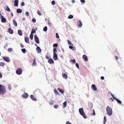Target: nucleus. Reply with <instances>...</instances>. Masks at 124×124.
<instances>
[{
	"label": "nucleus",
	"instance_id": "obj_54",
	"mask_svg": "<svg viewBox=\"0 0 124 124\" xmlns=\"http://www.w3.org/2000/svg\"><path fill=\"white\" fill-rule=\"evenodd\" d=\"M80 1L81 2H82L83 3H85V0H80Z\"/></svg>",
	"mask_w": 124,
	"mask_h": 124
},
{
	"label": "nucleus",
	"instance_id": "obj_26",
	"mask_svg": "<svg viewBox=\"0 0 124 124\" xmlns=\"http://www.w3.org/2000/svg\"><path fill=\"white\" fill-rule=\"evenodd\" d=\"M22 10L20 9H18L17 10V12L18 13H21L22 12Z\"/></svg>",
	"mask_w": 124,
	"mask_h": 124
},
{
	"label": "nucleus",
	"instance_id": "obj_64",
	"mask_svg": "<svg viewBox=\"0 0 124 124\" xmlns=\"http://www.w3.org/2000/svg\"><path fill=\"white\" fill-rule=\"evenodd\" d=\"M62 50L63 52H64V50L63 49V48H62Z\"/></svg>",
	"mask_w": 124,
	"mask_h": 124
},
{
	"label": "nucleus",
	"instance_id": "obj_40",
	"mask_svg": "<svg viewBox=\"0 0 124 124\" xmlns=\"http://www.w3.org/2000/svg\"><path fill=\"white\" fill-rule=\"evenodd\" d=\"M13 48H11V47H10L9 48H8V51L9 52H11L12 51H13Z\"/></svg>",
	"mask_w": 124,
	"mask_h": 124
},
{
	"label": "nucleus",
	"instance_id": "obj_11",
	"mask_svg": "<svg viewBox=\"0 0 124 124\" xmlns=\"http://www.w3.org/2000/svg\"><path fill=\"white\" fill-rule=\"evenodd\" d=\"M3 59L7 62H9L10 61L9 58L8 57H4Z\"/></svg>",
	"mask_w": 124,
	"mask_h": 124
},
{
	"label": "nucleus",
	"instance_id": "obj_24",
	"mask_svg": "<svg viewBox=\"0 0 124 124\" xmlns=\"http://www.w3.org/2000/svg\"><path fill=\"white\" fill-rule=\"evenodd\" d=\"M62 77L63 78H65V79H67V74H65L64 73V74H62Z\"/></svg>",
	"mask_w": 124,
	"mask_h": 124
},
{
	"label": "nucleus",
	"instance_id": "obj_9",
	"mask_svg": "<svg viewBox=\"0 0 124 124\" xmlns=\"http://www.w3.org/2000/svg\"><path fill=\"white\" fill-rule=\"evenodd\" d=\"M77 25L79 27H81L82 25V24L81 22V21L79 20L77 22Z\"/></svg>",
	"mask_w": 124,
	"mask_h": 124
},
{
	"label": "nucleus",
	"instance_id": "obj_29",
	"mask_svg": "<svg viewBox=\"0 0 124 124\" xmlns=\"http://www.w3.org/2000/svg\"><path fill=\"white\" fill-rule=\"evenodd\" d=\"M33 38V35L31 33L30 35V39H32Z\"/></svg>",
	"mask_w": 124,
	"mask_h": 124
},
{
	"label": "nucleus",
	"instance_id": "obj_30",
	"mask_svg": "<svg viewBox=\"0 0 124 124\" xmlns=\"http://www.w3.org/2000/svg\"><path fill=\"white\" fill-rule=\"evenodd\" d=\"M57 48L56 47H55L53 49V52L54 54V53H56V52H57V51L56 50Z\"/></svg>",
	"mask_w": 124,
	"mask_h": 124
},
{
	"label": "nucleus",
	"instance_id": "obj_46",
	"mask_svg": "<svg viewBox=\"0 0 124 124\" xmlns=\"http://www.w3.org/2000/svg\"><path fill=\"white\" fill-rule=\"evenodd\" d=\"M56 36L57 38H59V35L57 33H56Z\"/></svg>",
	"mask_w": 124,
	"mask_h": 124
},
{
	"label": "nucleus",
	"instance_id": "obj_22",
	"mask_svg": "<svg viewBox=\"0 0 124 124\" xmlns=\"http://www.w3.org/2000/svg\"><path fill=\"white\" fill-rule=\"evenodd\" d=\"M63 107H66L67 105V101H65L63 103Z\"/></svg>",
	"mask_w": 124,
	"mask_h": 124
},
{
	"label": "nucleus",
	"instance_id": "obj_60",
	"mask_svg": "<svg viewBox=\"0 0 124 124\" xmlns=\"http://www.w3.org/2000/svg\"><path fill=\"white\" fill-rule=\"evenodd\" d=\"M111 95L113 97V98L114 99V98H115V97H114V95L113 94H112L111 93Z\"/></svg>",
	"mask_w": 124,
	"mask_h": 124
},
{
	"label": "nucleus",
	"instance_id": "obj_58",
	"mask_svg": "<svg viewBox=\"0 0 124 124\" xmlns=\"http://www.w3.org/2000/svg\"><path fill=\"white\" fill-rule=\"evenodd\" d=\"M115 58L116 60H117L118 59V57L117 56H115Z\"/></svg>",
	"mask_w": 124,
	"mask_h": 124
},
{
	"label": "nucleus",
	"instance_id": "obj_62",
	"mask_svg": "<svg viewBox=\"0 0 124 124\" xmlns=\"http://www.w3.org/2000/svg\"><path fill=\"white\" fill-rule=\"evenodd\" d=\"M72 3H74L75 2V1L74 0H72Z\"/></svg>",
	"mask_w": 124,
	"mask_h": 124
},
{
	"label": "nucleus",
	"instance_id": "obj_33",
	"mask_svg": "<svg viewBox=\"0 0 124 124\" xmlns=\"http://www.w3.org/2000/svg\"><path fill=\"white\" fill-rule=\"evenodd\" d=\"M104 124H105L106 121V118L105 116H104Z\"/></svg>",
	"mask_w": 124,
	"mask_h": 124
},
{
	"label": "nucleus",
	"instance_id": "obj_34",
	"mask_svg": "<svg viewBox=\"0 0 124 124\" xmlns=\"http://www.w3.org/2000/svg\"><path fill=\"white\" fill-rule=\"evenodd\" d=\"M43 31L46 32V31H47V26H45V27L44 28H43Z\"/></svg>",
	"mask_w": 124,
	"mask_h": 124
},
{
	"label": "nucleus",
	"instance_id": "obj_28",
	"mask_svg": "<svg viewBox=\"0 0 124 124\" xmlns=\"http://www.w3.org/2000/svg\"><path fill=\"white\" fill-rule=\"evenodd\" d=\"M37 13L39 15H41V11H40L39 10H38L37 11Z\"/></svg>",
	"mask_w": 124,
	"mask_h": 124
},
{
	"label": "nucleus",
	"instance_id": "obj_49",
	"mask_svg": "<svg viewBox=\"0 0 124 124\" xmlns=\"http://www.w3.org/2000/svg\"><path fill=\"white\" fill-rule=\"evenodd\" d=\"M8 89L9 90H10L11 89V87H10V86H11V85L10 84H8Z\"/></svg>",
	"mask_w": 124,
	"mask_h": 124
},
{
	"label": "nucleus",
	"instance_id": "obj_19",
	"mask_svg": "<svg viewBox=\"0 0 124 124\" xmlns=\"http://www.w3.org/2000/svg\"><path fill=\"white\" fill-rule=\"evenodd\" d=\"M36 64V59L35 58H34L33 60V61L32 64L33 66H34Z\"/></svg>",
	"mask_w": 124,
	"mask_h": 124
},
{
	"label": "nucleus",
	"instance_id": "obj_25",
	"mask_svg": "<svg viewBox=\"0 0 124 124\" xmlns=\"http://www.w3.org/2000/svg\"><path fill=\"white\" fill-rule=\"evenodd\" d=\"M18 33L19 34V35L21 36L22 35V32L21 30H19L18 31Z\"/></svg>",
	"mask_w": 124,
	"mask_h": 124
},
{
	"label": "nucleus",
	"instance_id": "obj_1",
	"mask_svg": "<svg viewBox=\"0 0 124 124\" xmlns=\"http://www.w3.org/2000/svg\"><path fill=\"white\" fill-rule=\"evenodd\" d=\"M6 92V88L4 86L0 84V94L3 95Z\"/></svg>",
	"mask_w": 124,
	"mask_h": 124
},
{
	"label": "nucleus",
	"instance_id": "obj_41",
	"mask_svg": "<svg viewBox=\"0 0 124 124\" xmlns=\"http://www.w3.org/2000/svg\"><path fill=\"white\" fill-rule=\"evenodd\" d=\"M48 25L49 26H51V23L50 22L49 20H48Z\"/></svg>",
	"mask_w": 124,
	"mask_h": 124
},
{
	"label": "nucleus",
	"instance_id": "obj_37",
	"mask_svg": "<svg viewBox=\"0 0 124 124\" xmlns=\"http://www.w3.org/2000/svg\"><path fill=\"white\" fill-rule=\"evenodd\" d=\"M36 32V30L34 29H32L31 33L33 34V33H34Z\"/></svg>",
	"mask_w": 124,
	"mask_h": 124
},
{
	"label": "nucleus",
	"instance_id": "obj_21",
	"mask_svg": "<svg viewBox=\"0 0 124 124\" xmlns=\"http://www.w3.org/2000/svg\"><path fill=\"white\" fill-rule=\"evenodd\" d=\"M57 90L61 93L63 94V93H64V91L63 90H62V89L59 88H57Z\"/></svg>",
	"mask_w": 124,
	"mask_h": 124
},
{
	"label": "nucleus",
	"instance_id": "obj_16",
	"mask_svg": "<svg viewBox=\"0 0 124 124\" xmlns=\"http://www.w3.org/2000/svg\"><path fill=\"white\" fill-rule=\"evenodd\" d=\"M25 40L26 42H27V43H29V41L28 37H25Z\"/></svg>",
	"mask_w": 124,
	"mask_h": 124
},
{
	"label": "nucleus",
	"instance_id": "obj_20",
	"mask_svg": "<svg viewBox=\"0 0 124 124\" xmlns=\"http://www.w3.org/2000/svg\"><path fill=\"white\" fill-rule=\"evenodd\" d=\"M114 99L116 100L117 101V102L120 104L121 103V102L120 100H119V99H118V98H116L115 97V98H114Z\"/></svg>",
	"mask_w": 124,
	"mask_h": 124
},
{
	"label": "nucleus",
	"instance_id": "obj_38",
	"mask_svg": "<svg viewBox=\"0 0 124 124\" xmlns=\"http://www.w3.org/2000/svg\"><path fill=\"white\" fill-rule=\"evenodd\" d=\"M22 52L23 53H25L26 50L25 48H23L22 49Z\"/></svg>",
	"mask_w": 124,
	"mask_h": 124
},
{
	"label": "nucleus",
	"instance_id": "obj_48",
	"mask_svg": "<svg viewBox=\"0 0 124 124\" xmlns=\"http://www.w3.org/2000/svg\"><path fill=\"white\" fill-rule=\"evenodd\" d=\"M25 14L26 16H28L29 15V12H26Z\"/></svg>",
	"mask_w": 124,
	"mask_h": 124
},
{
	"label": "nucleus",
	"instance_id": "obj_5",
	"mask_svg": "<svg viewBox=\"0 0 124 124\" xmlns=\"http://www.w3.org/2000/svg\"><path fill=\"white\" fill-rule=\"evenodd\" d=\"M0 18L1 19V22L2 23H5V22L7 21V20L2 15V14L0 15Z\"/></svg>",
	"mask_w": 124,
	"mask_h": 124
},
{
	"label": "nucleus",
	"instance_id": "obj_14",
	"mask_svg": "<svg viewBox=\"0 0 124 124\" xmlns=\"http://www.w3.org/2000/svg\"><path fill=\"white\" fill-rule=\"evenodd\" d=\"M82 58L84 59V60L86 61H88V58L87 56L85 55H84L82 56Z\"/></svg>",
	"mask_w": 124,
	"mask_h": 124
},
{
	"label": "nucleus",
	"instance_id": "obj_17",
	"mask_svg": "<svg viewBox=\"0 0 124 124\" xmlns=\"http://www.w3.org/2000/svg\"><path fill=\"white\" fill-rule=\"evenodd\" d=\"M8 31L10 34H13V31L12 29L9 28L8 29Z\"/></svg>",
	"mask_w": 124,
	"mask_h": 124
},
{
	"label": "nucleus",
	"instance_id": "obj_12",
	"mask_svg": "<svg viewBox=\"0 0 124 124\" xmlns=\"http://www.w3.org/2000/svg\"><path fill=\"white\" fill-rule=\"evenodd\" d=\"M48 62L50 64L54 63V61L52 58H50L48 60Z\"/></svg>",
	"mask_w": 124,
	"mask_h": 124
},
{
	"label": "nucleus",
	"instance_id": "obj_61",
	"mask_svg": "<svg viewBox=\"0 0 124 124\" xmlns=\"http://www.w3.org/2000/svg\"><path fill=\"white\" fill-rule=\"evenodd\" d=\"M21 47H24V46H23V45H22V44H21Z\"/></svg>",
	"mask_w": 124,
	"mask_h": 124
},
{
	"label": "nucleus",
	"instance_id": "obj_42",
	"mask_svg": "<svg viewBox=\"0 0 124 124\" xmlns=\"http://www.w3.org/2000/svg\"><path fill=\"white\" fill-rule=\"evenodd\" d=\"M53 46L54 47H57L58 46V44L57 43H55V44H54L53 45Z\"/></svg>",
	"mask_w": 124,
	"mask_h": 124
},
{
	"label": "nucleus",
	"instance_id": "obj_13",
	"mask_svg": "<svg viewBox=\"0 0 124 124\" xmlns=\"http://www.w3.org/2000/svg\"><path fill=\"white\" fill-rule=\"evenodd\" d=\"M30 97L31 99L32 100L34 101H37V99L36 98H35L33 95H30Z\"/></svg>",
	"mask_w": 124,
	"mask_h": 124
},
{
	"label": "nucleus",
	"instance_id": "obj_31",
	"mask_svg": "<svg viewBox=\"0 0 124 124\" xmlns=\"http://www.w3.org/2000/svg\"><path fill=\"white\" fill-rule=\"evenodd\" d=\"M5 64L4 63L0 62V65L1 66H5Z\"/></svg>",
	"mask_w": 124,
	"mask_h": 124
},
{
	"label": "nucleus",
	"instance_id": "obj_2",
	"mask_svg": "<svg viewBox=\"0 0 124 124\" xmlns=\"http://www.w3.org/2000/svg\"><path fill=\"white\" fill-rule=\"evenodd\" d=\"M106 111L108 115L109 116H111L113 112L112 108H110L109 107L107 106L106 107Z\"/></svg>",
	"mask_w": 124,
	"mask_h": 124
},
{
	"label": "nucleus",
	"instance_id": "obj_56",
	"mask_svg": "<svg viewBox=\"0 0 124 124\" xmlns=\"http://www.w3.org/2000/svg\"><path fill=\"white\" fill-rule=\"evenodd\" d=\"M101 79L103 80L104 79V77L103 76H101Z\"/></svg>",
	"mask_w": 124,
	"mask_h": 124
},
{
	"label": "nucleus",
	"instance_id": "obj_10",
	"mask_svg": "<svg viewBox=\"0 0 124 124\" xmlns=\"http://www.w3.org/2000/svg\"><path fill=\"white\" fill-rule=\"evenodd\" d=\"M53 58L54 59V60H56L58 59L57 55V54H56V53L54 54Z\"/></svg>",
	"mask_w": 124,
	"mask_h": 124
},
{
	"label": "nucleus",
	"instance_id": "obj_55",
	"mask_svg": "<svg viewBox=\"0 0 124 124\" xmlns=\"http://www.w3.org/2000/svg\"><path fill=\"white\" fill-rule=\"evenodd\" d=\"M2 77V75L0 71V78H1Z\"/></svg>",
	"mask_w": 124,
	"mask_h": 124
},
{
	"label": "nucleus",
	"instance_id": "obj_36",
	"mask_svg": "<svg viewBox=\"0 0 124 124\" xmlns=\"http://www.w3.org/2000/svg\"><path fill=\"white\" fill-rule=\"evenodd\" d=\"M49 104L50 105H52L54 104V101L53 100H51V101H49Z\"/></svg>",
	"mask_w": 124,
	"mask_h": 124
},
{
	"label": "nucleus",
	"instance_id": "obj_44",
	"mask_svg": "<svg viewBox=\"0 0 124 124\" xmlns=\"http://www.w3.org/2000/svg\"><path fill=\"white\" fill-rule=\"evenodd\" d=\"M70 61H72L73 62L74 64H75V63H76V61H75V59H74L73 60H71Z\"/></svg>",
	"mask_w": 124,
	"mask_h": 124
},
{
	"label": "nucleus",
	"instance_id": "obj_23",
	"mask_svg": "<svg viewBox=\"0 0 124 124\" xmlns=\"http://www.w3.org/2000/svg\"><path fill=\"white\" fill-rule=\"evenodd\" d=\"M13 23L14 24L15 26H17V24L16 22L15 21V20L13 19Z\"/></svg>",
	"mask_w": 124,
	"mask_h": 124
},
{
	"label": "nucleus",
	"instance_id": "obj_7",
	"mask_svg": "<svg viewBox=\"0 0 124 124\" xmlns=\"http://www.w3.org/2000/svg\"><path fill=\"white\" fill-rule=\"evenodd\" d=\"M34 39L36 42L37 43H39V38L37 36H34Z\"/></svg>",
	"mask_w": 124,
	"mask_h": 124
},
{
	"label": "nucleus",
	"instance_id": "obj_50",
	"mask_svg": "<svg viewBox=\"0 0 124 124\" xmlns=\"http://www.w3.org/2000/svg\"><path fill=\"white\" fill-rule=\"evenodd\" d=\"M52 5H54L55 4V2L54 0H53L52 2Z\"/></svg>",
	"mask_w": 124,
	"mask_h": 124
},
{
	"label": "nucleus",
	"instance_id": "obj_51",
	"mask_svg": "<svg viewBox=\"0 0 124 124\" xmlns=\"http://www.w3.org/2000/svg\"><path fill=\"white\" fill-rule=\"evenodd\" d=\"M24 2H22L21 3V5L22 6H24Z\"/></svg>",
	"mask_w": 124,
	"mask_h": 124
},
{
	"label": "nucleus",
	"instance_id": "obj_47",
	"mask_svg": "<svg viewBox=\"0 0 124 124\" xmlns=\"http://www.w3.org/2000/svg\"><path fill=\"white\" fill-rule=\"evenodd\" d=\"M76 66L79 69V65H78V63H76Z\"/></svg>",
	"mask_w": 124,
	"mask_h": 124
},
{
	"label": "nucleus",
	"instance_id": "obj_4",
	"mask_svg": "<svg viewBox=\"0 0 124 124\" xmlns=\"http://www.w3.org/2000/svg\"><path fill=\"white\" fill-rule=\"evenodd\" d=\"M22 73V70L20 68H18L16 71V73L18 75L21 74Z\"/></svg>",
	"mask_w": 124,
	"mask_h": 124
},
{
	"label": "nucleus",
	"instance_id": "obj_15",
	"mask_svg": "<svg viewBox=\"0 0 124 124\" xmlns=\"http://www.w3.org/2000/svg\"><path fill=\"white\" fill-rule=\"evenodd\" d=\"M14 5L15 6H17L18 5V0H15L14 3Z\"/></svg>",
	"mask_w": 124,
	"mask_h": 124
},
{
	"label": "nucleus",
	"instance_id": "obj_3",
	"mask_svg": "<svg viewBox=\"0 0 124 124\" xmlns=\"http://www.w3.org/2000/svg\"><path fill=\"white\" fill-rule=\"evenodd\" d=\"M79 112L80 114L81 115V116H82L85 119L86 118L87 116L84 111L83 108H82L79 109Z\"/></svg>",
	"mask_w": 124,
	"mask_h": 124
},
{
	"label": "nucleus",
	"instance_id": "obj_18",
	"mask_svg": "<svg viewBox=\"0 0 124 124\" xmlns=\"http://www.w3.org/2000/svg\"><path fill=\"white\" fill-rule=\"evenodd\" d=\"M91 87L92 88H93V90H97V88L96 87L95 85L94 84H93L92 85Z\"/></svg>",
	"mask_w": 124,
	"mask_h": 124
},
{
	"label": "nucleus",
	"instance_id": "obj_52",
	"mask_svg": "<svg viewBox=\"0 0 124 124\" xmlns=\"http://www.w3.org/2000/svg\"><path fill=\"white\" fill-rule=\"evenodd\" d=\"M69 47L70 48V49H73V47L72 46H70Z\"/></svg>",
	"mask_w": 124,
	"mask_h": 124
},
{
	"label": "nucleus",
	"instance_id": "obj_27",
	"mask_svg": "<svg viewBox=\"0 0 124 124\" xmlns=\"http://www.w3.org/2000/svg\"><path fill=\"white\" fill-rule=\"evenodd\" d=\"M54 93H55V94H57V95H58V94H59V93L58 92L56 89H55L54 90Z\"/></svg>",
	"mask_w": 124,
	"mask_h": 124
},
{
	"label": "nucleus",
	"instance_id": "obj_35",
	"mask_svg": "<svg viewBox=\"0 0 124 124\" xmlns=\"http://www.w3.org/2000/svg\"><path fill=\"white\" fill-rule=\"evenodd\" d=\"M73 15H70V16H69L68 17V18L69 19H72L73 18Z\"/></svg>",
	"mask_w": 124,
	"mask_h": 124
},
{
	"label": "nucleus",
	"instance_id": "obj_53",
	"mask_svg": "<svg viewBox=\"0 0 124 124\" xmlns=\"http://www.w3.org/2000/svg\"><path fill=\"white\" fill-rule=\"evenodd\" d=\"M66 124H72L71 123H70V122H69V121H67L66 122Z\"/></svg>",
	"mask_w": 124,
	"mask_h": 124
},
{
	"label": "nucleus",
	"instance_id": "obj_59",
	"mask_svg": "<svg viewBox=\"0 0 124 124\" xmlns=\"http://www.w3.org/2000/svg\"><path fill=\"white\" fill-rule=\"evenodd\" d=\"M93 115H95V112L94 109L93 110Z\"/></svg>",
	"mask_w": 124,
	"mask_h": 124
},
{
	"label": "nucleus",
	"instance_id": "obj_63",
	"mask_svg": "<svg viewBox=\"0 0 124 124\" xmlns=\"http://www.w3.org/2000/svg\"><path fill=\"white\" fill-rule=\"evenodd\" d=\"M11 15L12 16H13V13H12L11 14Z\"/></svg>",
	"mask_w": 124,
	"mask_h": 124
},
{
	"label": "nucleus",
	"instance_id": "obj_6",
	"mask_svg": "<svg viewBox=\"0 0 124 124\" xmlns=\"http://www.w3.org/2000/svg\"><path fill=\"white\" fill-rule=\"evenodd\" d=\"M29 96V95L28 94L26 93H24V94H22L21 95L22 97L24 98H27Z\"/></svg>",
	"mask_w": 124,
	"mask_h": 124
},
{
	"label": "nucleus",
	"instance_id": "obj_39",
	"mask_svg": "<svg viewBox=\"0 0 124 124\" xmlns=\"http://www.w3.org/2000/svg\"><path fill=\"white\" fill-rule=\"evenodd\" d=\"M6 10H8V11H10V10L9 8L8 7H6L5 8Z\"/></svg>",
	"mask_w": 124,
	"mask_h": 124
},
{
	"label": "nucleus",
	"instance_id": "obj_32",
	"mask_svg": "<svg viewBox=\"0 0 124 124\" xmlns=\"http://www.w3.org/2000/svg\"><path fill=\"white\" fill-rule=\"evenodd\" d=\"M59 105L58 104L54 105V107L55 108H57L58 107Z\"/></svg>",
	"mask_w": 124,
	"mask_h": 124
},
{
	"label": "nucleus",
	"instance_id": "obj_57",
	"mask_svg": "<svg viewBox=\"0 0 124 124\" xmlns=\"http://www.w3.org/2000/svg\"><path fill=\"white\" fill-rule=\"evenodd\" d=\"M46 58L47 59H49V57H48V56L47 55H46Z\"/></svg>",
	"mask_w": 124,
	"mask_h": 124
},
{
	"label": "nucleus",
	"instance_id": "obj_8",
	"mask_svg": "<svg viewBox=\"0 0 124 124\" xmlns=\"http://www.w3.org/2000/svg\"><path fill=\"white\" fill-rule=\"evenodd\" d=\"M36 50L37 53H40L41 52L42 50L41 49L40 47L39 46H37L36 48Z\"/></svg>",
	"mask_w": 124,
	"mask_h": 124
},
{
	"label": "nucleus",
	"instance_id": "obj_45",
	"mask_svg": "<svg viewBox=\"0 0 124 124\" xmlns=\"http://www.w3.org/2000/svg\"><path fill=\"white\" fill-rule=\"evenodd\" d=\"M68 43L69 44L71 45H73V44H72L70 41H69V40H68Z\"/></svg>",
	"mask_w": 124,
	"mask_h": 124
},
{
	"label": "nucleus",
	"instance_id": "obj_43",
	"mask_svg": "<svg viewBox=\"0 0 124 124\" xmlns=\"http://www.w3.org/2000/svg\"><path fill=\"white\" fill-rule=\"evenodd\" d=\"M32 20L33 23H36V19L35 18H32Z\"/></svg>",
	"mask_w": 124,
	"mask_h": 124
}]
</instances>
